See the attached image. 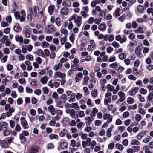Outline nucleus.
Wrapping results in <instances>:
<instances>
[{
  "instance_id": "obj_37",
  "label": "nucleus",
  "mask_w": 153,
  "mask_h": 153,
  "mask_svg": "<svg viewBox=\"0 0 153 153\" xmlns=\"http://www.w3.org/2000/svg\"><path fill=\"white\" fill-rule=\"evenodd\" d=\"M135 33H144L143 27L139 26L137 30L135 31Z\"/></svg>"
},
{
  "instance_id": "obj_42",
  "label": "nucleus",
  "mask_w": 153,
  "mask_h": 153,
  "mask_svg": "<svg viewBox=\"0 0 153 153\" xmlns=\"http://www.w3.org/2000/svg\"><path fill=\"white\" fill-rule=\"evenodd\" d=\"M55 102L56 104V106L59 108H62L63 107L62 105V104L60 101L58 100H56L55 101Z\"/></svg>"
},
{
  "instance_id": "obj_60",
  "label": "nucleus",
  "mask_w": 153,
  "mask_h": 153,
  "mask_svg": "<svg viewBox=\"0 0 153 153\" xmlns=\"http://www.w3.org/2000/svg\"><path fill=\"white\" fill-rule=\"evenodd\" d=\"M27 46L26 45H23L22 49V51L23 53H26L27 52V49L26 48Z\"/></svg>"
},
{
  "instance_id": "obj_21",
  "label": "nucleus",
  "mask_w": 153,
  "mask_h": 153,
  "mask_svg": "<svg viewBox=\"0 0 153 153\" xmlns=\"http://www.w3.org/2000/svg\"><path fill=\"white\" fill-rule=\"evenodd\" d=\"M62 64L60 63H59L55 64L53 67V69L55 71H57L60 69L62 67Z\"/></svg>"
},
{
  "instance_id": "obj_30",
  "label": "nucleus",
  "mask_w": 153,
  "mask_h": 153,
  "mask_svg": "<svg viewBox=\"0 0 153 153\" xmlns=\"http://www.w3.org/2000/svg\"><path fill=\"white\" fill-rule=\"evenodd\" d=\"M22 16L20 17V21L21 22H24L25 20L26 13L24 10H22L21 12Z\"/></svg>"
},
{
  "instance_id": "obj_3",
  "label": "nucleus",
  "mask_w": 153,
  "mask_h": 153,
  "mask_svg": "<svg viewBox=\"0 0 153 153\" xmlns=\"http://www.w3.org/2000/svg\"><path fill=\"white\" fill-rule=\"evenodd\" d=\"M1 41L3 44L7 46H10L11 45V42L8 39V36L7 35H4L1 39Z\"/></svg>"
},
{
  "instance_id": "obj_18",
  "label": "nucleus",
  "mask_w": 153,
  "mask_h": 153,
  "mask_svg": "<svg viewBox=\"0 0 153 153\" xmlns=\"http://www.w3.org/2000/svg\"><path fill=\"white\" fill-rule=\"evenodd\" d=\"M68 9L67 7H63L60 10V13L62 15H66L68 14Z\"/></svg>"
},
{
  "instance_id": "obj_6",
  "label": "nucleus",
  "mask_w": 153,
  "mask_h": 153,
  "mask_svg": "<svg viewBox=\"0 0 153 153\" xmlns=\"http://www.w3.org/2000/svg\"><path fill=\"white\" fill-rule=\"evenodd\" d=\"M66 113L69 114L72 118H75L76 116V111L73 109H67Z\"/></svg>"
},
{
  "instance_id": "obj_19",
  "label": "nucleus",
  "mask_w": 153,
  "mask_h": 153,
  "mask_svg": "<svg viewBox=\"0 0 153 153\" xmlns=\"http://www.w3.org/2000/svg\"><path fill=\"white\" fill-rule=\"evenodd\" d=\"M113 128V126L111 125L107 131L106 134L107 136L108 137H111V132Z\"/></svg>"
},
{
  "instance_id": "obj_48",
  "label": "nucleus",
  "mask_w": 153,
  "mask_h": 153,
  "mask_svg": "<svg viewBox=\"0 0 153 153\" xmlns=\"http://www.w3.org/2000/svg\"><path fill=\"white\" fill-rule=\"evenodd\" d=\"M139 92L141 94L144 95L146 94L147 91L146 89L142 88L140 89Z\"/></svg>"
},
{
  "instance_id": "obj_25",
  "label": "nucleus",
  "mask_w": 153,
  "mask_h": 153,
  "mask_svg": "<svg viewBox=\"0 0 153 153\" xmlns=\"http://www.w3.org/2000/svg\"><path fill=\"white\" fill-rule=\"evenodd\" d=\"M48 79V77L45 76H44L40 79V82L42 84H45L47 83Z\"/></svg>"
},
{
  "instance_id": "obj_16",
  "label": "nucleus",
  "mask_w": 153,
  "mask_h": 153,
  "mask_svg": "<svg viewBox=\"0 0 153 153\" xmlns=\"http://www.w3.org/2000/svg\"><path fill=\"white\" fill-rule=\"evenodd\" d=\"M48 111L53 115H55V108L53 105H50L48 107Z\"/></svg>"
},
{
  "instance_id": "obj_46",
  "label": "nucleus",
  "mask_w": 153,
  "mask_h": 153,
  "mask_svg": "<svg viewBox=\"0 0 153 153\" xmlns=\"http://www.w3.org/2000/svg\"><path fill=\"white\" fill-rule=\"evenodd\" d=\"M127 102L130 104H133L134 101V99L131 97H128L127 99Z\"/></svg>"
},
{
  "instance_id": "obj_40",
  "label": "nucleus",
  "mask_w": 153,
  "mask_h": 153,
  "mask_svg": "<svg viewBox=\"0 0 153 153\" xmlns=\"http://www.w3.org/2000/svg\"><path fill=\"white\" fill-rule=\"evenodd\" d=\"M114 15L116 16H119L120 15V9L118 8H117L114 13Z\"/></svg>"
},
{
  "instance_id": "obj_10",
  "label": "nucleus",
  "mask_w": 153,
  "mask_h": 153,
  "mask_svg": "<svg viewBox=\"0 0 153 153\" xmlns=\"http://www.w3.org/2000/svg\"><path fill=\"white\" fill-rule=\"evenodd\" d=\"M71 131L72 133L73 134L72 136L73 138H76L78 136L79 134L77 133L78 130L76 128L74 127H72L71 128Z\"/></svg>"
},
{
  "instance_id": "obj_4",
  "label": "nucleus",
  "mask_w": 153,
  "mask_h": 153,
  "mask_svg": "<svg viewBox=\"0 0 153 153\" xmlns=\"http://www.w3.org/2000/svg\"><path fill=\"white\" fill-rule=\"evenodd\" d=\"M66 76L65 74L61 73L60 71H57L55 72L54 74L53 78L56 79L58 78H60L61 79H63Z\"/></svg>"
},
{
  "instance_id": "obj_56",
  "label": "nucleus",
  "mask_w": 153,
  "mask_h": 153,
  "mask_svg": "<svg viewBox=\"0 0 153 153\" xmlns=\"http://www.w3.org/2000/svg\"><path fill=\"white\" fill-rule=\"evenodd\" d=\"M61 33L65 36H67L68 35V31L67 30L65 29H63L61 30Z\"/></svg>"
},
{
  "instance_id": "obj_15",
  "label": "nucleus",
  "mask_w": 153,
  "mask_h": 153,
  "mask_svg": "<svg viewBox=\"0 0 153 153\" xmlns=\"http://www.w3.org/2000/svg\"><path fill=\"white\" fill-rule=\"evenodd\" d=\"M86 41L85 40L83 39L81 41V43L80 45V46L79 48V50L81 51H85L86 49L84 48L85 45L86 44Z\"/></svg>"
},
{
  "instance_id": "obj_17",
  "label": "nucleus",
  "mask_w": 153,
  "mask_h": 153,
  "mask_svg": "<svg viewBox=\"0 0 153 153\" xmlns=\"http://www.w3.org/2000/svg\"><path fill=\"white\" fill-rule=\"evenodd\" d=\"M49 125L52 126H56V127H59L60 126L59 123H56L55 120L54 119H52L49 122Z\"/></svg>"
},
{
  "instance_id": "obj_59",
  "label": "nucleus",
  "mask_w": 153,
  "mask_h": 153,
  "mask_svg": "<svg viewBox=\"0 0 153 153\" xmlns=\"http://www.w3.org/2000/svg\"><path fill=\"white\" fill-rule=\"evenodd\" d=\"M9 25L8 23L4 21L2 22L1 23V26L2 27H4L8 26Z\"/></svg>"
},
{
  "instance_id": "obj_63",
  "label": "nucleus",
  "mask_w": 153,
  "mask_h": 153,
  "mask_svg": "<svg viewBox=\"0 0 153 153\" xmlns=\"http://www.w3.org/2000/svg\"><path fill=\"white\" fill-rule=\"evenodd\" d=\"M116 147L119 150H122L123 149V146L121 144L118 143L116 144Z\"/></svg>"
},
{
  "instance_id": "obj_9",
  "label": "nucleus",
  "mask_w": 153,
  "mask_h": 153,
  "mask_svg": "<svg viewBox=\"0 0 153 153\" xmlns=\"http://www.w3.org/2000/svg\"><path fill=\"white\" fill-rule=\"evenodd\" d=\"M94 118L92 117L87 116L85 117V124L87 126L90 125L94 120Z\"/></svg>"
},
{
  "instance_id": "obj_2",
  "label": "nucleus",
  "mask_w": 153,
  "mask_h": 153,
  "mask_svg": "<svg viewBox=\"0 0 153 153\" xmlns=\"http://www.w3.org/2000/svg\"><path fill=\"white\" fill-rule=\"evenodd\" d=\"M31 30V28L29 26L27 25L23 28L22 32L25 37L29 38L30 36Z\"/></svg>"
},
{
  "instance_id": "obj_61",
  "label": "nucleus",
  "mask_w": 153,
  "mask_h": 153,
  "mask_svg": "<svg viewBox=\"0 0 153 153\" xmlns=\"http://www.w3.org/2000/svg\"><path fill=\"white\" fill-rule=\"evenodd\" d=\"M75 35L72 33L69 37V39L70 41L72 43H74V40H75Z\"/></svg>"
},
{
  "instance_id": "obj_22",
  "label": "nucleus",
  "mask_w": 153,
  "mask_h": 153,
  "mask_svg": "<svg viewBox=\"0 0 153 153\" xmlns=\"http://www.w3.org/2000/svg\"><path fill=\"white\" fill-rule=\"evenodd\" d=\"M60 148L62 149H66L68 148V144L66 142H62L60 144Z\"/></svg>"
},
{
  "instance_id": "obj_47",
  "label": "nucleus",
  "mask_w": 153,
  "mask_h": 153,
  "mask_svg": "<svg viewBox=\"0 0 153 153\" xmlns=\"http://www.w3.org/2000/svg\"><path fill=\"white\" fill-rule=\"evenodd\" d=\"M107 89L110 91H114V87L112 85H111L110 84H108L107 86Z\"/></svg>"
},
{
  "instance_id": "obj_32",
  "label": "nucleus",
  "mask_w": 153,
  "mask_h": 153,
  "mask_svg": "<svg viewBox=\"0 0 153 153\" xmlns=\"http://www.w3.org/2000/svg\"><path fill=\"white\" fill-rule=\"evenodd\" d=\"M89 77L88 76H86L84 77L83 82L82 84L83 85H87L88 84V82L89 79Z\"/></svg>"
},
{
  "instance_id": "obj_24",
  "label": "nucleus",
  "mask_w": 153,
  "mask_h": 153,
  "mask_svg": "<svg viewBox=\"0 0 153 153\" xmlns=\"http://www.w3.org/2000/svg\"><path fill=\"white\" fill-rule=\"evenodd\" d=\"M8 127V124L6 122L4 121L0 122V127L6 129Z\"/></svg>"
},
{
  "instance_id": "obj_29",
  "label": "nucleus",
  "mask_w": 153,
  "mask_h": 153,
  "mask_svg": "<svg viewBox=\"0 0 153 153\" xmlns=\"http://www.w3.org/2000/svg\"><path fill=\"white\" fill-rule=\"evenodd\" d=\"M97 141L99 143H102L104 142L107 139L106 137H104L103 138H101L99 137H97Z\"/></svg>"
},
{
  "instance_id": "obj_28",
  "label": "nucleus",
  "mask_w": 153,
  "mask_h": 153,
  "mask_svg": "<svg viewBox=\"0 0 153 153\" xmlns=\"http://www.w3.org/2000/svg\"><path fill=\"white\" fill-rule=\"evenodd\" d=\"M106 28V26L105 25L101 23L99 25L98 28L99 30L104 31L105 30Z\"/></svg>"
},
{
  "instance_id": "obj_34",
  "label": "nucleus",
  "mask_w": 153,
  "mask_h": 153,
  "mask_svg": "<svg viewBox=\"0 0 153 153\" xmlns=\"http://www.w3.org/2000/svg\"><path fill=\"white\" fill-rule=\"evenodd\" d=\"M41 46L43 48H48L49 47L50 44L47 42L45 41L42 42Z\"/></svg>"
},
{
  "instance_id": "obj_20",
  "label": "nucleus",
  "mask_w": 153,
  "mask_h": 153,
  "mask_svg": "<svg viewBox=\"0 0 153 153\" xmlns=\"http://www.w3.org/2000/svg\"><path fill=\"white\" fill-rule=\"evenodd\" d=\"M133 73L136 76L137 75H141L143 73L140 70H138L137 68L134 67L133 69Z\"/></svg>"
},
{
  "instance_id": "obj_11",
  "label": "nucleus",
  "mask_w": 153,
  "mask_h": 153,
  "mask_svg": "<svg viewBox=\"0 0 153 153\" xmlns=\"http://www.w3.org/2000/svg\"><path fill=\"white\" fill-rule=\"evenodd\" d=\"M4 149H7L8 148V145L6 141L4 140H2L0 139V146Z\"/></svg>"
},
{
  "instance_id": "obj_51",
  "label": "nucleus",
  "mask_w": 153,
  "mask_h": 153,
  "mask_svg": "<svg viewBox=\"0 0 153 153\" xmlns=\"http://www.w3.org/2000/svg\"><path fill=\"white\" fill-rule=\"evenodd\" d=\"M142 119L141 115L139 114H136L135 116V119L137 122H139Z\"/></svg>"
},
{
  "instance_id": "obj_58",
  "label": "nucleus",
  "mask_w": 153,
  "mask_h": 153,
  "mask_svg": "<svg viewBox=\"0 0 153 153\" xmlns=\"http://www.w3.org/2000/svg\"><path fill=\"white\" fill-rule=\"evenodd\" d=\"M49 137L51 139H56L58 138V136L57 134H51L49 135Z\"/></svg>"
},
{
  "instance_id": "obj_14",
  "label": "nucleus",
  "mask_w": 153,
  "mask_h": 153,
  "mask_svg": "<svg viewBox=\"0 0 153 153\" xmlns=\"http://www.w3.org/2000/svg\"><path fill=\"white\" fill-rule=\"evenodd\" d=\"M135 53L140 57L142 58L143 57V55L141 54V50L139 46L136 48L135 51Z\"/></svg>"
},
{
  "instance_id": "obj_53",
  "label": "nucleus",
  "mask_w": 153,
  "mask_h": 153,
  "mask_svg": "<svg viewBox=\"0 0 153 153\" xmlns=\"http://www.w3.org/2000/svg\"><path fill=\"white\" fill-rule=\"evenodd\" d=\"M153 99V93H151L149 94L147 96V101L149 100V101H151Z\"/></svg>"
},
{
  "instance_id": "obj_13",
  "label": "nucleus",
  "mask_w": 153,
  "mask_h": 153,
  "mask_svg": "<svg viewBox=\"0 0 153 153\" xmlns=\"http://www.w3.org/2000/svg\"><path fill=\"white\" fill-rule=\"evenodd\" d=\"M146 132L145 131H142L140 132L137 135V138L139 140H141L143 137L146 135Z\"/></svg>"
},
{
  "instance_id": "obj_62",
  "label": "nucleus",
  "mask_w": 153,
  "mask_h": 153,
  "mask_svg": "<svg viewBox=\"0 0 153 153\" xmlns=\"http://www.w3.org/2000/svg\"><path fill=\"white\" fill-rule=\"evenodd\" d=\"M151 138L150 137L148 136L147 137L145 138L143 140V142L145 143H148L150 140Z\"/></svg>"
},
{
  "instance_id": "obj_27",
  "label": "nucleus",
  "mask_w": 153,
  "mask_h": 153,
  "mask_svg": "<svg viewBox=\"0 0 153 153\" xmlns=\"http://www.w3.org/2000/svg\"><path fill=\"white\" fill-rule=\"evenodd\" d=\"M21 124L24 129H27L29 128V126L28 125L27 122L26 120L21 122Z\"/></svg>"
},
{
  "instance_id": "obj_7",
  "label": "nucleus",
  "mask_w": 153,
  "mask_h": 153,
  "mask_svg": "<svg viewBox=\"0 0 153 153\" xmlns=\"http://www.w3.org/2000/svg\"><path fill=\"white\" fill-rule=\"evenodd\" d=\"M46 31L48 33H51L55 31V28L53 25H48L45 28Z\"/></svg>"
},
{
  "instance_id": "obj_38",
  "label": "nucleus",
  "mask_w": 153,
  "mask_h": 153,
  "mask_svg": "<svg viewBox=\"0 0 153 153\" xmlns=\"http://www.w3.org/2000/svg\"><path fill=\"white\" fill-rule=\"evenodd\" d=\"M137 98L139 101L141 102H144L145 101V99L144 97H143L141 94H138L137 95Z\"/></svg>"
},
{
  "instance_id": "obj_50",
  "label": "nucleus",
  "mask_w": 153,
  "mask_h": 153,
  "mask_svg": "<svg viewBox=\"0 0 153 153\" xmlns=\"http://www.w3.org/2000/svg\"><path fill=\"white\" fill-rule=\"evenodd\" d=\"M130 115V113L128 111H126L124 113L122 114V116L123 118H128Z\"/></svg>"
},
{
  "instance_id": "obj_8",
  "label": "nucleus",
  "mask_w": 153,
  "mask_h": 153,
  "mask_svg": "<svg viewBox=\"0 0 153 153\" xmlns=\"http://www.w3.org/2000/svg\"><path fill=\"white\" fill-rule=\"evenodd\" d=\"M103 117L104 119L107 120V122H111L112 121V116L109 114H104Z\"/></svg>"
},
{
  "instance_id": "obj_35",
  "label": "nucleus",
  "mask_w": 153,
  "mask_h": 153,
  "mask_svg": "<svg viewBox=\"0 0 153 153\" xmlns=\"http://www.w3.org/2000/svg\"><path fill=\"white\" fill-rule=\"evenodd\" d=\"M3 135L4 136H7L10 134V132L8 128L3 130Z\"/></svg>"
},
{
  "instance_id": "obj_1",
  "label": "nucleus",
  "mask_w": 153,
  "mask_h": 153,
  "mask_svg": "<svg viewBox=\"0 0 153 153\" xmlns=\"http://www.w3.org/2000/svg\"><path fill=\"white\" fill-rule=\"evenodd\" d=\"M82 19L81 16H78L76 14H74L69 19V21H71L73 20H74V23L76 24V26L79 27L82 24Z\"/></svg>"
},
{
  "instance_id": "obj_33",
  "label": "nucleus",
  "mask_w": 153,
  "mask_h": 153,
  "mask_svg": "<svg viewBox=\"0 0 153 153\" xmlns=\"http://www.w3.org/2000/svg\"><path fill=\"white\" fill-rule=\"evenodd\" d=\"M137 10L138 12L142 13L144 11V7L141 5H139L137 7Z\"/></svg>"
},
{
  "instance_id": "obj_23",
  "label": "nucleus",
  "mask_w": 153,
  "mask_h": 153,
  "mask_svg": "<svg viewBox=\"0 0 153 153\" xmlns=\"http://www.w3.org/2000/svg\"><path fill=\"white\" fill-rule=\"evenodd\" d=\"M15 39L16 42H18L20 43H22L23 42V37L22 36H19L17 35L15 36Z\"/></svg>"
},
{
  "instance_id": "obj_64",
  "label": "nucleus",
  "mask_w": 153,
  "mask_h": 153,
  "mask_svg": "<svg viewBox=\"0 0 153 153\" xmlns=\"http://www.w3.org/2000/svg\"><path fill=\"white\" fill-rule=\"evenodd\" d=\"M29 113L32 116H35L36 114V111L33 109H31L29 111Z\"/></svg>"
},
{
  "instance_id": "obj_57",
  "label": "nucleus",
  "mask_w": 153,
  "mask_h": 153,
  "mask_svg": "<svg viewBox=\"0 0 153 153\" xmlns=\"http://www.w3.org/2000/svg\"><path fill=\"white\" fill-rule=\"evenodd\" d=\"M149 49L147 47H144L143 48V52L144 54H146L148 53L149 52Z\"/></svg>"
},
{
  "instance_id": "obj_12",
  "label": "nucleus",
  "mask_w": 153,
  "mask_h": 153,
  "mask_svg": "<svg viewBox=\"0 0 153 153\" xmlns=\"http://www.w3.org/2000/svg\"><path fill=\"white\" fill-rule=\"evenodd\" d=\"M139 88L138 87H135L132 89L131 90L128 92V94L131 96H133L135 95L138 91Z\"/></svg>"
},
{
  "instance_id": "obj_54",
  "label": "nucleus",
  "mask_w": 153,
  "mask_h": 153,
  "mask_svg": "<svg viewBox=\"0 0 153 153\" xmlns=\"http://www.w3.org/2000/svg\"><path fill=\"white\" fill-rule=\"evenodd\" d=\"M119 57L120 59L123 60L126 58V56L125 53H123L120 54Z\"/></svg>"
},
{
  "instance_id": "obj_39",
  "label": "nucleus",
  "mask_w": 153,
  "mask_h": 153,
  "mask_svg": "<svg viewBox=\"0 0 153 153\" xmlns=\"http://www.w3.org/2000/svg\"><path fill=\"white\" fill-rule=\"evenodd\" d=\"M77 112L78 115V116L79 117L82 118L85 117V113L83 111H77Z\"/></svg>"
},
{
  "instance_id": "obj_45",
  "label": "nucleus",
  "mask_w": 153,
  "mask_h": 153,
  "mask_svg": "<svg viewBox=\"0 0 153 153\" xmlns=\"http://www.w3.org/2000/svg\"><path fill=\"white\" fill-rule=\"evenodd\" d=\"M131 144L132 145H139L140 144V142L136 139H133L131 141Z\"/></svg>"
},
{
  "instance_id": "obj_36",
  "label": "nucleus",
  "mask_w": 153,
  "mask_h": 153,
  "mask_svg": "<svg viewBox=\"0 0 153 153\" xmlns=\"http://www.w3.org/2000/svg\"><path fill=\"white\" fill-rule=\"evenodd\" d=\"M36 53L39 56L44 57V56L43 52L41 49H39L38 50L36 51Z\"/></svg>"
},
{
  "instance_id": "obj_31",
  "label": "nucleus",
  "mask_w": 153,
  "mask_h": 153,
  "mask_svg": "<svg viewBox=\"0 0 153 153\" xmlns=\"http://www.w3.org/2000/svg\"><path fill=\"white\" fill-rule=\"evenodd\" d=\"M98 112V110L96 107H94L93 108L91 112V115L92 117H94L96 114Z\"/></svg>"
},
{
  "instance_id": "obj_26",
  "label": "nucleus",
  "mask_w": 153,
  "mask_h": 153,
  "mask_svg": "<svg viewBox=\"0 0 153 153\" xmlns=\"http://www.w3.org/2000/svg\"><path fill=\"white\" fill-rule=\"evenodd\" d=\"M55 6L54 5H52L49 6L48 7V12L50 15L52 14L54 10Z\"/></svg>"
},
{
  "instance_id": "obj_5",
  "label": "nucleus",
  "mask_w": 153,
  "mask_h": 153,
  "mask_svg": "<svg viewBox=\"0 0 153 153\" xmlns=\"http://www.w3.org/2000/svg\"><path fill=\"white\" fill-rule=\"evenodd\" d=\"M40 149V147L39 146H32L29 149L28 151V153H38Z\"/></svg>"
},
{
  "instance_id": "obj_55",
  "label": "nucleus",
  "mask_w": 153,
  "mask_h": 153,
  "mask_svg": "<svg viewBox=\"0 0 153 153\" xmlns=\"http://www.w3.org/2000/svg\"><path fill=\"white\" fill-rule=\"evenodd\" d=\"M49 47L51 51L52 52H53L56 50V46L54 45H50Z\"/></svg>"
},
{
  "instance_id": "obj_44",
  "label": "nucleus",
  "mask_w": 153,
  "mask_h": 153,
  "mask_svg": "<svg viewBox=\"0 0 153 153\" xmlns=\"http://www.w3.org/2000/svg\"><path fill=\"white\" fill-rule=\"evenodd\" d=\"M25 58L27 60H29L30 61H32L33 60V56L31 54L26 55L25 56Z\"/></svg>"
},
{
  "instance_id": "obj_41",
  "label": "nucleus",
  "mask_w": 153,
  "mask_h": 153,
  "mask_svg": "<svg viewBox=\"0 0 153 153\" xmlns=\"http://www.w3.org/2000/svg\"><path fill=\"white\" fill-rule=\"evenodd\" d=\"M137 107V104H135L132 105L128 107V109L129 110H135Z\"/></svg>"
},
{
  "instance_id": "obj_49",
  "label": "nucleus",
  "mask_w": 153,
  "mask_h": 153,
  "mask_svg": "<svg viewBox=\"0 0 153 153\" xmlns=\"http://www.w3.org/2000/svg\"><path fill=\"white\" fill-rule=\"evenodd\" d=\"M56 54L53 52H52L50 53L49 56L50 59H54L56 58Z\"/></svg>"
},
{
  "instance_id": "obj_43",
  "label": "nucleus",
  "mask_w": 153,
  "mask_h": 153,
  "mask_svg": "<svg viewBox=\"0 0 153 153\" xmlns=\"http://www.w3.org/2000/svg\"><path fill=\"white\" fill-rule=\"evenodd\" d=\"M71 105L72 106L71 107L72 108H74L76 110H78L79 109V107L78 105V103H73Z\"/></svg>"
},
{
  "instance_id": "obj_52",
  "label": "nucleus",
  "mask_w": 153,
  "mask_h": 153,
  "mask_svg": "<svg viewBox=\"0 0 153 153\" xmlns=\"http://www.w3.org/2000/svg\"><path fill=\"white\" fill-rule=\"evenodd\" d=\"M19 138L22 142L25 143V142L26 141L25 137L21 134H20L19 135Z\"/></svg>"
}]
</instances>
